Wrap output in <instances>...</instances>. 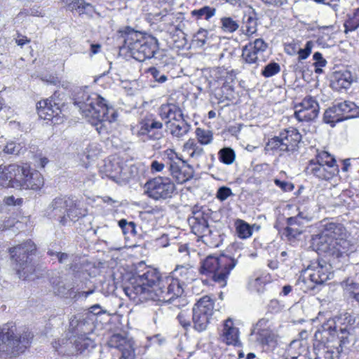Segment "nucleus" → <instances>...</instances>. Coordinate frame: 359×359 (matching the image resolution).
<instances>
[{"mask_svg":"<svg viewBox=\"0 0 359 359\" xmlns=\"http://www.w3.org/2000/svg\"><path fill=\"white\" fill-rule=\"evenodd\" d=\"M355 318L349 313H341L330 318L322 324L316 332V340L328 342H336L341 350L349 348L358 339L354 324Z\"/></svg>","mask_w":359,"mask_h":359,"instance_id":"nucleus-3","label":"nucleus"},{"mask_svg":"<svg viewBox=\"0 0 359 359\" xmlns=\"http://www.w3.org/2000/svg\"><path fill=\"white\" fill-rule=\"evenodd\" d=\"M302 233V229L300 226H287L285 229V235L290 239L291 238H296Z\"/></svg>","mask_w":359,"mask_h":359,"instance_id":"nucleus-55","label":"nucleus"},{"mask_svg":"<svg viewBox=\"0 0 359 359\" xmlns=\"http://www.w3.org/2000/svg\"><path fill=\"white\" fill-rule=\"evenodd\" d=\"M344 116H341L335 104L327 109L323 114V121L325 123L334 127L337 123L344 121Z\"/></svg>","mask_w":359,"mask_h":359,"instance_id":"nucleus-34","label":"nucleus"},{"mask_svg":"<svg viewBox=\"0 0 359 359\" xmlns=\"http://www.w3.org/2000/svg\"><path fill=\"white\" fill-rule=\"evenodd\" d=\"M258 19L254 11L245 15L243 18V25L240 29L241 34L248 39L257 36Z\"/></svg>","mask_w":359,"mask_h":359,"instance_id":"nucleus-26","label":"nucleus"},{"mask_svg":"<svg viewBox=\"0 0 359 359\" xmlns=\"http://www.w3.org/2000/svg\"><path fill=\"white\" fill-rule=\"evenodd\" d=\"M183 152L190 158L199 161L204 154V149L194 140L189 139L183 146Z\"/></svg>","mask_w":359,"mask_h":359,"instance_id":"nucleus-33","label":"nucleus"},{"mask_svg":"<svg viewBox=\"0 0 359 359\" xmlns=\"http://www.w3.org/2000/svg\"><path fill=\"white\" fill-rule=\"evenodd\" d=\"M307 175H312L321 180H330L339 173L334 157L325 151H318L315 158L309 161L306 167Z\"/></svg>","mask_w":359,"mask_h":359,"instance_id":"nucleus-8","label":"nucleus"},{"mask_svg":"<svg viewBox=\"0 0 359 359\" xmlns=\"http://www.w3.org/2000/svg\"><path fill=\"white\" fill-rule=\"evenodd\" d=\"M191 231L206 245L217 247L219 244L218 233L210 229L208 221L201 211H194L193 215L188 219Z\"/></svg>","mask_w":359,"mask_h":359,"instance_id":"nucleus-10","label":"nucleus"},{"mask_svg":"<svg viewBox=\"0 0 359 359\" xmlns=\"http://www.w3.org/2000/svg\"><path fill=\"white\" fill-rule=\"evenodd\" d=\"M159 114L165 121L172 122L184 118L180 107L172 103L162 104L159 109Z\"/></svg>","mask_w":359,"mask_h":359,"instance_id":"nucleus-27","label":"nucleus"},{"mask_svg":"<svg viewBox=\"0 0 359 359\" xmlns=\"http://www.w3.org/2000/svg\"><path fill=\"white\" fill-rule=\"evenodd\" d=\"M22 174V168L19 165H0V186L17 189L15 179H20Z\"/></svg>","mask_w":359,"mask_h":359,"instance_id":"nucleus-21","label":"nucleus"},{"mask_svg":"<svg viewBox=\"0 0 359 359\" xmlns=\"http://www.w3.org/2000/svg\"><path fill=\"white\" fill-rule=\"evenodd\" d=\"M344 121L355 117L359 114V107L350 101H344L335 104Z\"/></svg>","mask_w":359,"mask_h":359,"instance_id":"nucleus-30","label":"nucleus"},{"mask_svg":"<svg viewBox=\"0 0 359 359\" xmlns=\"http://www.w3.org/2000/svg\"><path fill=\"white\" fill-rule=\"evenodd\" d=\"M170 172L173 178L179 184H183L194 177V170L187 161L182 160L177 164L170 168Z\"/></svg>","mask_w":359,"mask_h":359,"instance_id":"nucleus-24","label":"nucleus"},{"mask_svg":"<svg viewBox=\"0 0 359 359\" xmlns=\"http://www.w3.org/2000/svg\"><path fill=\"white\" fill-rule=\"evenodd\" d=\"M71 5L69 11H77L80 15L90 11L93 8L90 4L86 3L84 0H74Z\"/></svg>","mask_w":359,"mask_h":359,"instance_id":"nucleus-44","label":"nucleus"},{"mask_svg":"<svg viewBox=\"0 0 359 359\" xmlns=\"http://www.w3.org/2000/svg\"><path fill=\"white\" fill-rule=\"evenodd\" d=\"M108 344L121 352L119 359H135L134 341L132 339L121 334H115L110 337Z\"/></svg>","mask_w":359,"mask_h":359,"instance_id":"nucleus-18","label":"nucleus"},{"mask_svg":"<svg viewBox=\"0 0 359 359\" xmlns=\"http://www.w3.org/2000/svg\"><path fill=\"white\" fill-rule=\"evenodd\" d=\"M316 242L317 250L333 259H343L356 251L358 243L341 224L323 221Z\"/></svg>","mask_w":359,"mask_h":359,"instance_id":"nucleus-2","label":"nucleus"},{"mask_svg":"<svg viewBox=\"0 0 359 359\" xmlns=\"http://www.w3.org/2000/svg\"><path fill=\"white\" fill-rule=\"evenodd\" d=\"M220 21L221 29L225 33H233L240 27L238 22L231 17H223Z\"/></svg>","mask_w":359,"mask_h":359,"instance_id":"nucleus-41","label":"nucleus"},{"mask_svg":"<svg viewBox=\"0 0 359 359\" xmlns=\"http://www.w3.org/2000/svg\"><path fill=\"white\" fill-rule=\"evenodd\" d=\"M236 232L240 238L246 239L252 234V227L246 222L242 219H237L235 222Z\"/></svg>","mask_w":359,"mask_h":359,"instance_id":"nucleus-36","label":"nucleus"},{"mask_svg":"<svg viewBox=\"0 0 359 359\" xmlns=\"http://www.w3.org/2000/svg\"><path fill=\"white\" fill-rule=\"evenodd\" d=\"M301 140L302 135L298 130L290 128L281 133L279 136L269 140L267 145L271 149L285 151L290 155L298 151V144Z\"/></svg>","mask_w":359,"mask_h":359,"instance_id":"nucleus-11","label":"nucleus"},{"mask_svg":"<svg viewBox=\"0 0 359 359\" xmlns=\"http://www.w3.org/2000/svg\"><path fill=\"white\" fill-rule=\"evenodd\" d=\"M54 292L62 297H72L76 299L80 298L86 299L90 294L94 292L93 290H90L86 292H74L72 287L67 286L63 281H59L55 285L53 286Z\"/></svg>","mask_w":359,"mask_h":359,"instance_id":"nucleus-25","label":"nucleus"},{"mask_svg":"<svg viewBox=\"0 0 359 359\" xmlns=\"http://www.w3.org/2000/svg\"><path fill=\"white\" fill-rule=\"evenodd\" d=\"M214 303L208 296L201 297L193 307L194 328L198 332L205 330L213 313Z\"/></svg>","mask_w":359,"mask_h":359,"instance_id":"nucleus-12","label":"nucleus"},{"mask_svg":"<svg viewBox=\"0 0 359 359\" xmlns=\"http://www.w3.org/2000/svg\"><path fill=\"white\" fill-rule=\"evenodd\" d=\"M269 307L272 311L278 312L281 309L282 306L277 299H273L270 302Z\"/></svg>","mask_w":359,"mask_h":359,"instance_id":"nucleus-62","label":"nucleus"},{"mask_svg":"<svg viewBox=\"0 0 359 359\" xmlns=\"http://www.w3.org/2000/svg\"><path fill=\"white\" fill-rule=\"evenodd\" d=\"M196 135L198 142L201 144H208L212 140V134L208 130L197 128L196 130Z\"/></svg>","mask_w":359,"mask_h":359,"instance_id":"nucleus-46","label":"nucleus"},{"mask_svg":"<svg viewBox=\"0 0 359 359\" xmlns=\"http://www.w3.org/2000/svg\"><path fill=\"white\" fill-rule=\"evenodd\" d=\"M165 168V165L163 163H160L157 161H152L151 164V172H161Z\"/></svg>","mask_w":359,"mask_h":359,"instance_id":"nucleus-60","label":"nucleus"},{"mask_svg":"<svg viewBox=\"0 0 359 359\" xmlns=\"http://www.w3.org/2000/svg\"><path fill=\"white\" fill-rule=\"evenodd\" d=\"M223 337V341L229 345H236L238 341V330L233 326L231 319L226 320L224 323Z\"/></svg>","mask_w":359,"mask_h":359,"instance_id":"nucleus-31","label":"nucleus"},{"mask_svg":"<svg viewBox=\"0 0 359 359\" xmlns=\"http://www.w3.org/2000/svg\"><path fill=\"white\" fill-rule=\"evenodd\" d=\"M314 46V43L312 41H309L306 42L304 48H299L298 50L295 48V46H290L287 48V53L290 55H293L295 53H297L299 57V60H303L306 59L310 54L311 53L312 48Z\"/></svg>","mask_w":359,"mask_h":359,"instance_id":"nucleus-37","label":"nucleus"},{"mask_svg":"<svg viewBox=\"0 0 359 359\" xmlns=\"http://www.w3.org/2000/svg\"><path fill=\"white\" fill-rule=\"evenodd\" d=\"M36 250L34 243L27 241L20 245L10 248L12 261L19 278L27 279L34 272V266L31 263L29 256Z\"/></svg>","mask_w":359,"mask_h":359,"instance_id":"nucleus-9","label":"nucleus"},{"mask_svg":"<svg viewBox=\"0 0 359 359\" xmlns=\"http://www.w3.org/2000/svg\"><path fill=\"white\" fill-rule=\"evenodd\" d=\"M122 49L135 60L143 62L154 57L159 46L158 40L153 36L131 29L126 34Z\"/></svg>","mask_w":359,"mask_h":359,"instance_id":"nucleus-5","label":"nucleus"},{"mask_svg":"<svg viewBox=\"0 0 359 359\" xmlns=\"http://www.w3.org/2000/svg\"><path fill=\"white\" fill-rule=\"evenodd\" d=\"M316 341L318 343L313 345L315 359H339V353L343 350L336 342Z\"/></svg>","mask_w":359,"mask_h":359,"instance_id":"nucleus-19","label":"nucleus"},{"mask_svg":"<svg viewBox=\"0 0 359 359\" xmlns=\"http://www.w3.org/2000/svg\"><path fill=\"white\" fill-rule=\"evenodd\" d=\"M319 109L317 100L311 96H306L295 106L294 116L299 121H312L318 117Z\"/></svg>","mask_w":359,"mask_h":359,"instance_id":"nucleus-16","label":"nucleus"},{"mask_svg":"<svg viewBox=\"0 0 359 359\" xmlns=\"http://www.w3.org/2000/svg\"><path fill=\"white\" fill-rule=\"evenodd\" d=\"M4 202L8 205H20V203L22 202V199L20 198V199L15 200L14 196H10L6 197L4 198Z\"/></svg>","mask_w":359,"mask_h":359,"instance_id":"nucleus-63","label":"nucleus"},{"mask_svg":"<svg viewBox=\"0 0 359 359\" xmlns=\"http://www.w3.org/2000/svg\"><path fill=\"white\" fill-rule=\"evenodd\" d=\"M163 159L166 161L169 169L172 167V165H175L182 160L172 149H167L163 152Z\"/></svg>","mask_w":359,"mask_h":359,"instance_id":"nucleus-47","label":"nucleus"},{"mask_svg":"<svg viewBox=\"0 0 359 359\" xmlns=\"http://www.w3.org/2000/svg\"><path fill=\"white\" fill-rule=\"evenodd\" d=\"M48 254L50 256H55L58 259V262L61 264H67L69 266L70 260H74L76 256L74 255H68L67 253L53 252V250H48Z\"/></svg>","mask_w":359,"mask_h":359,"instance_id":"nucleus-48","label":"nucleus"},{"mask_svg":"<svg viewBox=\"0 0 359 359\" xmlns=\"http://www.w3.org/2000/svg\"><path fill=\"white\" fill-rule=\"evenodd\" d=\"M214 74L217 81L222 80L227 72L225 69H217L214 71Z\"/></svg>","mask_w":359,"mask_h":359,"instance_id":"nucleus-64","label":"nucleus"},{"mask_svg":"<svg viewBox=\"0 0 359 359\" xmlns=\"http://www.w3.org/2000/svg\"><path fill=\"white\" fill-rule=\"evenodd\" d=\"M237 263L236 259L227 255H208L201 261L199 272L202 275L210 277L214 282L224 287L226 285L231 270Z\"/></svg>","mask_w":359,"mask_h":359,"instance_id":"nucleus-7","label":"nucleus"},{"mask_svg":"<svg viewBox=\"0 0 359 359\" xmlns=\"http://www.w3.org/2000/svg\"><path fill=\"white\" fill-rule=\"evenodd\" d=\"M191 272V271L187 266L184 265H177L169 276L179 279L182 283V287L183 288L185 282L189 279Z\"/></svg>","mask_w":359,"mask_h":359,"instance_id":"nucleus-38","label":"nucleus"},{"mask_svg":"<svg viewBox=\"0 0 359 359\" xmlns=\"http://www.w3.org/2000/svg\"><path fill=\"white\" fill-rule=\"evenodd\" d=\"M21 168L22 174L20 179H15L17 189L39 190L43 186V177L39 171H30L28 166Z\"/></svg>","mask_w":359,"mask_h":359,"instance_id":"nucleus-17","label":"nucleus"},{"mask_svg":"<svg viewBox=\"0 0 359 359\" xmlns=\"http://www.w3.org/2000/svg\"><path fill=\"white\" fill-rule=\"evenodd\" d=\"M118 226L124 235L135 234V224L133 222H127L126 219H122L118 222Z\"/></svg>","mask_w":359,"mask_h":359,"instance_id":"nucleus-49","label":"nucleus"},{"mask_svg":"<svg viewBox=\"0 0 359 359\" xmlns=\"http://www.w3.org/2000/svg\"><path fill=\"white\" fill-rule=\"evenodd\" d=\"M138 127L139 128L137 130V131L133 130V134H135L137 136L144 135L150 132L148 123H147L145 120L140 121Z\"/></svg>","mask_w":359,"mask_h":359,"instance_id":"nucleus-56","label":"nucleus"},{"mask_svg":"<svg viewBox=\"0 0 359 359\" xmlns=\"http://www.w3.org/2000/svg\"><path fill=\"white\" fill-rule=\"evenodd\" d=\"M208 32L206 29H201L194 36V42L197 46H203L206 43Z\"/></svg>","mask_w":359,"mask_h":359,"instance_id":"nucleus-51","label":"nucleus"},{"mask_svg":"<svg viewBox=\"0 0 359 359\" xmlns=\"http://www.w3.org/2000/svg\"><path fill=\"white\" fill-rule=\"evenodd\" d=\"M69 206L68 201L66 197L55 198L49 205L50 212L53 213L54 216L58 217L60 222L62 225L67 223V219L73 221L75 217H72L73 210L67 208Z\"/></svg>","mask_w":359,"mask_h":359,"instance_id":"nucleus-20","label":"nucleus"},{"mask_svg":"<svg viewBox=\"0 0 359 359\" xmlns=\"http://www.w3.org/2000/svg\"><path fill=\"white\" fill-rule=\"evenodd\" d=\"M147 123H148L150 131L153 129H161L163 128V123L156 119H145Z\"/></svg>","mask_w":359,"mask_h":359,"instance_id":"nucleus-59","label":"nucleus"},{"mask_svg":"<svg viewBox=\"0 0 359 359\" xmlns=\"http://www.w3.org/2000/svg\"><path fill=\"white\" fill-rule=\"evenodd\" d=\"M280 72V66L278 63L271 62L267 65L262 72L264 77H271Z\"/></svg>","mask_w":359,"mask_h":359,"instance_id":"nucleus-50","label":"nucleus"},{"mask_svg":"<svg viewBox=\"0 0 359 359\" xmlns=\"http://www.w3.org/2000/svg\"><path fill=\"white\" fill-rule=\"evenodd\" d=\"M25 149V144L23 143L11 141L4 147L3 151L7 154L18 155Z\"/></svg>","mask_w":359,"mask_h":359,"instance_id":"nucleus-45","label":"nucleus"},{"mask_svg":"<svg viewBox=\"0 0 359 359\" xmlns=\"http://www.w3.org/2000/svg\"><path fill=\"white\" fill-rule=\"evenodd\" d=\"M333 276L332 266L324 260L307 268L300 276L299 284L309 280L315 285H323Z\"/></svg>","mask_w":359,"mask_h":359,"instance_id":"nucleus-15","label":"nucleus"},{"mask_svg":"<svg viewBox=\"0 0 359 359\" xmlns=\"http://www.w3.org/2000/svg\"><path fill=\"white\" fill-rule=\"evenodd\" d=\"M249 285L251 290H255L257 292H262L264 290L265 280L262 277H257L250 281Z\"/></svg>","mask_w":359,"mask_h":359,"instance_id":"nucleus-52","label":"nucleus"},{"mask_svg":"<svg viewBox=\"0 0 359 359\" xmlns=\"http://www.w3.org/2000/svg\"><path fill=\"white\" fill-rule=\"evenodd\" d=\"M167 130L177 138H180L188 133L190 130V125L183 118L175 121H165Z\"/></svg>","mask_w":359,"mask_h":359,"instance_id":"nucleus-28","label":"nucleus"},{"mask_svg":"<svg viewBox=\"0 0 359 359\" xmlns=\"http://www.w3.org/2000/svg\"><path fill=\"white\" fill-rule=\"evenodd\" d=\"M123 170L120 162L114 159L106 161L100 169V172L116 183L121 184L126 180Z\"/></svg>","mask_w":359,"mask_h":359,"instance_id":"nucleus-22","label":"nucleus"},{"mask_svg":"<svg viewBox=\"0 0 359 359\" xmlns=\"http://www.w3.org/2000/svg\"><path fill=\"white\" fill-rule=\"evenodd\" d=\"M231 195H233V193L230 188L227 187H222L217 190L216 196L219 200L224 201Z\"/></svg>","mask_w":359,"mask_h":359,"instance_id":"nucleus-54","label":"nucleus"},{"mask_svg":"<svg viewBox=\"0 0 359 359\" xmlns=\"http://www.w3.org/2000/svg\"><path fill=\"white\" fill-rule=\"evenodd\" d=\"M345 32H353L359 27V7L348 15L344 23Z\"/></svg>","mask_w":359,"mask_h":359,"instance_id":"nucleus-40","label":"nucleus"},{"mask_svg":"<svg viewBox=\"0 0 359 359\" xmlns=\"http://www.w3.org/2000/svg\"><path fill=\"white\" fill-rule=\"evenodd\" d=\"M33 334L28 330L18 331L13 323H7L0 329V355L17 356L29 347Z\"/></svg>","mask_w":359,"mask_h":359,"instance_id":"nucleus-6","label":"nucleus"},{"mask_svg":"<svg viewBox=\"0 0 359 359\" xmlns=\"http://www.w3.org/2000/svg\"><path fill=\"white\" fill-rule=\"evenodd\" d=\"M341 285L348 296L359 304V283L348 278L343 281Z\"/></svg>","mask_w":359,"mask_h":359,"instance_id":"nucleus-35","label":"nucleus"},{"mask_svg":"<svg viewBox=\"0 0 359 359\" xmlns=\"http://www.w3.org/2000/svg\"><path fill=\"white\" fill-rule=\"evenodd\" d=\"M177 318L181 325L184 328L190 326V322L188 319H187L186 315L184 313H180L177 316Z\"/></svg>","mask_w":359,"mask_h":359,"instance_id":"nucleus-61","label":"nucleus"},{"mask_svg":"<svg viewBox=\"0 0 359 359\" xmlns=\"http://www.w3.org/2000/svg\"><path fill=\"white\" fill-rule=\"evenodd\" d=\"M275 184L280 187L283 191H291L294 189V185L288 182L280 181V180H274Z\"/></svg>","mask_w":359,"mask_h":359,"instance_id":"nucleus-57","label":"nucleus"},{"mask_svg":"<svg viewBox=\"0 0 359 359\" xmlns=\"http://www.w3.org/2000/svg\"><path fill=\"white\" fill-rule=\"evenodd\" d=\"M299 219L302 220L309 221L311 219V213L308 212V210L302 209V211L299 212L296 217H291L287 218V224L288 226H300L302 225Z\"/></svg>","mask_w":359,"mask_h":359,"instance_id":"nucleus-42","label":"nucleus"},{"mask_svg":"<svg viewBox=\"0 0 359 359\" xmlns=\"http://www.w3.org/2000/svg\"><path fill=\"white\" fill-rule=\"evenodd\" d=\"M145 193L154 200H165L172 197L175 186L168 177H158L149 180L144 185Z\"/></svg>","mask_w":359,"mask_h":359,"instance_id":"nucleus-13","label":"nucleus"},{"mask_svg":"<svg viewBox=\"0 0 359 359\" xmlns=\"http://www.w3.org/2000/svg\"><path fill=\"white\" fill-rule=\"evenodd\" d=\"M84 116L89 118L100 133H107L111 123L115 121V111L107 101L97 93H83L75 101Z\"/></svg>","mask_w":359,"mask_h":359,"instance_id":"nucleus-4","label":"nucleus"},{"mask_svg":"<svg viewBox=\"0 0 359 359\" xmlns=\"http://www.w3.org/2000/svg\"><path fill=\"white\" fill-rule=\"evenodd\" d=\"M124 290L129 298L140 302L151 300L171 303L184 292L179 279L169 276H162L154 269H148L134 277L131 286Z\"/></svg>","mask_w":359,"mask_h":359,"instance_id":"nucleus-1","label":"nucleus"},{"mask_svg":"<svg viewBox=\"0 0 359 359\" xmlns=\"http://www.w3.org/2000/svg\"><path fill=\"white\" fill-rule=\"evenodd\" d=\"M219 158L224 164H232L236 158L234 151L230 147H224L219 151Z\"/></svg>","mask_w":359,"mask_h":359,"instance_id":"nucleus-43","label":"nucleus"},{"mask_svg":"<svg viewBox=\"0 0 359 359\" xmlns=\"http://www.w3.org/2000/svg\"><path fill=\"white\" fill-rule=\"evenodd\" d=\"M216 13V9L210 6H203L199 9L193 10L191 12L192 17L196 18V20L205 19L208 20L210 18L214 16Z\"/></svg>","mask_w":359,"mask_h":359,"instance_id":"nucleus-39","label":"nucleus"},{"mask_svg":"<svg viewBox=\"0 0 359 359\" xmlns=\"http://www.w3.org/2000/svg\"><path fill=\"white\" fill-rule=\"evenodd\" d=\"M267 48V43L262 39L250 41L242 48L241 59L243 63L256 68L265 60L264 54Z\"/></svg>","mask_w":359,"mask_h":359,"instance_id":"nucleus-14","label":"nucleus"},{"mask_svg":"<svg viewBox=\"0 0 359 359\" xmlns=\"http://www.w3.org/2000/svg\"><path fill=\"white\" fill-rule=\"evenodd\" d=\"M36 109L39 116L44 120L57 118L61 112L58 104L49 99L39 101L36 104Z\"/></svg>","mask_w":359,"mask_h":359,"instance_id":"nucleus-23","label":"nucleus"},{"mask_svg":"<svg viewBox=\"0 0 359 359\" xmlns=\"http://www.w3.org/2000/svg\"><path fill=\"white\" fill-rule=\"evenodd\" d=\"M148 72L153 76L155 81L158 83H165L168 80V77L165 74H161L160 71L156 67H150L148 69Z\"/></svg>","mask_w":359,"mask_h":359,"instance_id":"nucleus-53","label":"nucleus"},{"mask_svg":"<svg viewBox=\"0 0 359 359\" xmlns=\"http://www.w3.org/2000/svg\"><path fill=\"white\" fill-rule=\"evenodd\" d=\"M266 323V320H259L252 330V334L256 335V339L262 344H268L273 339V335L271 331L266 328L262 327V326H265Z\"/></svg>","mask_w":359,"mask_h":359,"instance_id":"nucleus-29","label":"nucleus"},{"mask_svg":"<svg viewBox=\"0 0 359 359\" xmlns=\"http://www.w3.org/2000/svg\"><path fill=\"white\" fill-rule=\"evenodd\" d=\"M353 81V77L350 72H336L332 81V85L336 89H347Z\"/></svg>","mask_w":359,"mask_h":359,"instance_id":"nucleus-32","label":"nucleus"},{"mask_svg":"<svg viewBox=\"0 0 359 359\" xmlns=\"http://www.w3.org/2000/svg\"><path fill=\"white\" fill-rule=\"evenodd\" d=\"M313 58L315 60L314 66L315 67H325L327 65V61L323 57V55L319 52H316L313 55Z\"/></svg>","mask_w":359,"mask_h":359,"instance_id":"nucleus-58","label":"nucleus"}]
</instances>
